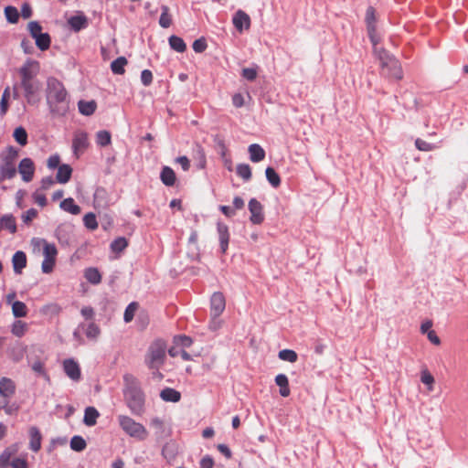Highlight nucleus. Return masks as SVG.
Here are the masks:
<instances>
[{"label": "nucleus", "mask_w": 468, "mask_h": 468, "mask_svg": "<svg viewBox=\"0 0 468 468\" xmlns=\"http://www.w3.org/2000/svg\"><path fill=\"white\" fill-rule=\"evenodd\" d=\"M46 102L52 119L65 118L70 109L69 98L65 86L54 78L47 80Z\"/></svg>", "instance_id": "obj_1"}, {"label": "nucleus", "mask_w": 468, "mask_h": 468, "mask_svg": "<svg viewBox=\"0 0 468 468\" xmlns=\"http://www.w3.org/2000/svg\"><path fill=\"white\" fill-rule=\"evenodd\" d=\"M35 252H39L42 250L44 261L41 265L44 273H50L56 263V257L58 254L57 248L54 244L48 243L43 239H34L31 241Z\"/></svg>", "instance_id": "obj_2"}, {"label": "nucleus", "mask_w": 468, "mask_h": 468, "mask_svg": "<svg viewBox=\"0 0 468 468\" xmlns=\"http://www.w3.org/2000/svg\"><path fill=\"white\" fill-rule=\"evenodd\" d=\"M380 61L382 74L388 78L400 80L403 78V70L400 62L385 49L376 50Z\"/></svg>", "instance_id": "obj_3"}, {"label": "nucleus", "mask_w": 468, "mask_h": 468, "mask_svg": "<svg viewBox=\"0 0 468 468\" xmlns=\"http://www.w3.org/2000/svg\"><path fill=\"white\" fill-rule=\"evenodd\" d=\"M166 344L157 339L154 341L146 352L144 362L151 369H159L165 363L166 356Z\"/></svg>", "instance_id": "obj_4"}, {"label": "nucleus", "mask_w": 468, "mask_h": 468, "mask_svg": "<svg viewBox=\"0 0 468 468\" xmlns=\"http://www.w3.org/2000/svg\"><path fill=\"white\" fill-rule=\"evenodd\" d=\"M118 420L122 431L129 436L138 441H144L147 439L149 432L143 424L136 422L133 419L124 415L119 416Z\"/></svg>", "instance_id": "obj_5"}, {"label": "nucleus", "mask_w": 468, "mask_h": 468, "mask_svg": "<svg viewBox=\"0 0 468 468\" xmlns=\"http://www.w3.org/2000/svg\"><path fill=\"white\" fill-rule=\"evenodd\" d=\"M40 70L39 62L33 59H27L19 69L20 84L27 81L36 80L35 78Z\"/></svg>", "instance_id": "obj_6"}, {"label": "nucleus", "mask_w": 468, "mask_h": 468, "mask_svg": "<svg viewBox=\"0 0 468 468\" xmlns=\"http://www.w3.org/2000/svg\"><path fill=\"white\" fill-rule=\"evenodd\" d=\"M17 157V151L14 148L8 150V155L4 160L1 166V176L3 178H12L16 176V170L14 165L15 159Z\"/></svg>", "instance_id": "obj_7"}, {"label": "nucleus", "mask_w": 468, "mask_h": 468, "mask_svg": "<svg viewBox=\"0 0 468 468\" xmlns=\"http://www.w3.org/2000/svg\"><path fill=\"white\" fill-rule=\"evenodd\" d=\"M150 426L154 430L156 440L168 438L172 434V429L164 420L154 417L150 420Z\"/></svg>", "instance_id": "obj_8"}, {"label": "nucleus", "mask_w": 468, "mask_h": 468, "mask_svg": "<svg viewBox=\"0 0 468 468\" xmlns=\"http://www.w3.org/2000/svg\"><path fill=\"white\" fill-rule=\"evenodd\" d=\"M20 85L24 90V97L28 104H35L39 101L38 94L40 84L37 80L24 82Z\"/></svg>", "instance_id": "obj_9"}, {"label": "nucleus", "mask_w": 468, "mask_h": 468, "mask_svg": "<svg viewBox=\"0 0 468 468\" xmlns=\"http://www.w3.org/2000/svg\"><path fill=\"white\" fill-rule=\"evenodd\" d=\"M226 307V300L222 292H214L210 301V313L216 318L218 317Z\"/></svg>", "instance_id": "obj_10"}, {"label": "nucleus", "mask_w": 468, "mask_h": 468, "mask_svg": "<svg viewBox=\"0 0 468 468\" xmlns=\"http://www.w3.org/2000/svg\"><path fill=\"white\" fill-rule=\"evenodd\" d=\"M249 210L250 212V221L253 224H261L264 220V213L262 205L255 198H251L249 202Z\"/></svg>", "instance_id": "obj_11"}, {"label": "nucleus", "mask_w": 468, "mask_h": 468, "mask_svg": "<svg viewBox=\"0 0 468 468\" xmlns=\"http://www.w3.org/2000/svg\"><path fill=\"white\" fill-rule=\"evenodd\" d=\"M233 25L236 29L241 32L244 28L249 29L250 27V17L242 10H239L233 16Z\"/></svg>", "instance_id": "obj_12"}, {"label": "nucleus", "mask_w": 468, "mask_h": 468, "mask_svg": "<svg viewBox=\"0 0 468 468\" xmlns=\"http://www.w3.org/2000/svg\"><path fill=\"white\" fill-rule=\"evenodd\" d=\"M18 171H19L20 175L22 176V178L24 181H26V182L30 181L33 177L34 171H35L34 164L31 161V159H29V158L22 159L19 164V166H18Z\"/></svg>", "instance_id": "obj_13"}, {"label": "nucleus", "mask_w": 468, "mask_h": 468, "mask_svg": "<svg viewBox=\"0 0 468 468\" xmlns=\"http://www.w3.org/2000/svg\"><path fill=\"white\" fill-rule=\"evenodd\" d=\"M218 239L220 242V249L223 253H225L229 247V228L226 224L218 222Z\"/></svg>", "instance_id": "obj_14"}, {"label": "nucleus", "mask_w": 468, "mask_h": 468, "mask_svg": "<svg viewBox=\"0 0 468 468\" xmlns=\"http://www.w3.org/2000/svg\"><path fill=\"white\" fill-rule=\"evenodd\" d=\"M16 392L15 382L8 378H2L0 379V395L4 398H9Z\"/></svg>", "instance_id": "obj_15"}, {"label": "nucleus", "mask_w": 468, "mask_h": 468, "mask_svg": "<svg viewBox=\"0 0 468 468\" xmlns=\"http://www.w3.org/2000/svg\"><path fill=\"white\" fill-rule=\"evenodd\" d=\"M30 441L29 446L30 449L37 452L41 448V441H42V435L39 431V430L37 427H31L28 431Z\"/></svg>", "instance_id": "obj_16"}, {"label": "nucleus", "mask_w": 468, "mask_h": 468, "mask_svg": "<svg viewBox=\"0 0 468 468\" xmlns=\"http://www.w3.org/2000/svg\"><path fill=\"white\" fill-rule=\"evenodd\" d=\"M275 383L280 388V395L283 398H287L291 394L289 380L286 375L279 374L275 377Z\"/></svg>", "instance_id": "obj_17"}, {"label": "nucleus", "mask_w": 468, "mask_h": 468, "mask_svg": "<svg viewBox=\"0 0 468 468\" xmlns=\"http://www.w3.org/2000/svg\"><path fill=\"white\" fill-rule=\"evenodd\" d=\"M250 159L253 163H258L265 158L264 149L258 144H252L249 146Z\"/></svg>", "instance_id": "obj_18"}, {"label": "nucleus", "mask_w": 468, "mask_h": 468, "mask_svg": "<svg viewBox=\"0 0 468 468\" xmlns=\"http://www.w3.org/2000/svg\"><path fill=\"white\" fill-rule=\"evenodd\" d=\"M160 179L166 186H173L176 180V173L171 167L164 166L160 174Z\"/></svg>", "instance_id": "obj_19"}, {"label": "nucleus", "mask_w": 468, "mask_h": 468, "mask_svg": "<svg viewBox=\"0 0 468 468\" xmlns=\"http://www.w3.org/2000/svg\"><path fill=\"white\" fill-rule=\"evenodd\" d=\"M144 397L140 392L134 393L132 399H129L128 405L133 413L139 414L143 410Z\"/></svg>", "instance_id": "obj_20"}, {"label": "nucleus", "mask_w": 468, "mask_h": 468, "mask_svg": "<svg viewBox=\"0 0 468 468\" xmlns=\"http://www.w3.org/2000/svg\"><path fill=\"white\" fill-rule=\"evenodd\" d=\"M72 169L69 165H61L56 176V180L60 184L67 183L71 176Z\"/></svg>", "instance_id": "obj_21"}, {"label": "nucleus", "mask_w": 468, "mask_h": 468, "mask_svg": "<svg viewBox=\"0 0 468 468\" xmlns=\"http://www.w3.org/2000/svg\"><path fill=\"white\" fill-rule=\"evenodd\" d=\"M365 21L367 24V31L373 32L376 30V10L373 6H368L366 11Z\"/></svg>", "instance_id": "obj_22"}, {"label": "nucleus", "mask_w": 468, "mask_h": 468, "mask_svg": "<svg viewBox=\"0 0 468 468\" xmlns=\"http://www.w3.org/2000/svg\"><path fill=\"white\" fill-rule=\"evenodd\" d=\"M27 258L24 252L17 251L13 256L14 270L16 273H20L21 271L26 267Z\"/></svg>", "instance_id": "obj_23"}, {"label": "nucleus", "mask_w": 468, "mask_h": 468, "mask_svg": "<svg viewBox=\"0 0 468 468\" xmlns=\"http://www.w3.org/2000/svg\"><path fill=\"white\" fill-rule=\"evenodd\" d=\"M95 142L101 147H104V146L111 144L112 135H111L110 132H108L106 130L99 131L95 134Z\"/></svg>", "instance_id": "obj_24"}, {"label": "nucleus", "mask_w": 468, "mask_h": 468, "mask_svg": "<svg viewBox=\"0 0 468 468\" xmlns=\"http://www.w3.org/2000/svg\"><path fill=\"white\" fill-rule=\"evenodd\" d=\"M128 61L124 57H119L111 63V69L114 74L122 75L125 72L124 67Z\"/></svg>", "instance_id": "obj_25"}, {"label": "nucleus", "mask_w": 468, "mask_h": 468, "mask_svg": "<svg viewBox=\"0 0 468 468\" xmlns=\"http://www.w3.org/2000/svg\"><path fill=\"white\" fill-rule=\"evenodd\" d=\"M162 399L165 401L177 402L179 401L181 395L178 391L174 388H166L161 391L160 394Z\"/></svg>", "instance_id": "obj_26"}, {"label": "nucleus", "mask_w": 468, "mask_h": 468, "mask_svg": "<svg viewBox=\"0 0 468 468\" xmlns=\"http://www.w3.org/2000/svg\"><path fill=\"white\" fill-rule=\"evenodd\" d=\"M64 368L67 375L72 379H78L80 378V369L78 365L72 360H67L64 362Z\"/></svg>", "instance_id": "obj_27"}, {"label": "nucleus", "mask_w": 468, "mask_h": 468, "mask_svg": "<svg viewBox=\"0 0 468 468\" xmlns=\"http://www.w3.org/2000/svg\"><path fill=\"white\" fill-rule=\"evenodd\" d=\"M68 24L73 30L79 31L84 27L86 24V16L83 15L71 16L69 18Z\"/></svg>", "instance_id": "obj_28"}, {"label": "nucleus", "mask_w": 468, "mask_h": 468, "mask_svg": "<svg viewBox=\"0 0 468 468\" xmlns=\"http://www.w3.org/2000/svg\"><path fill=\"white\" fill-rule=\"evenodd\" d=\"M266 178L269 183L275 188L279 187L281 185V178L278 173L271 166L267 167L265 170Z\"/></svg>", "instance_id": "obj_29"}, {"label": "nucleus", "mask_w": 468, "mask_h": 468, "mask_svg": "<svg viewBox=\"0 0 468 468\" xmlns=\"http://www.w3.org/2000/svg\"><path fill=\"white\" fill-rule=\"evenodd\" d=\"M168 41L171 48L177 52H184L186 49V45L180 37L171 36Z\"/></svg>", "instance_id": "obj_30"}, {"label": "nucleus", "mask_w": 468, "mask_h": 468, "mask_svg": "<svg viewBox=\"0 0 468 468\" xmlns=\"http://www.w3.org/2000/svg\"><path fill=\"white\" fill-rule=\"evenodd\" d=\"M60 207L65 211H68L73 215H77L80 212V208L79 206L74 204L72 198H67L60 203Z\"/></svg>", "instance_id": "obj_31"}, {"label": "nucleus", "mask_w": 468, "mask_h": 468, "mask_svg": "<svg viewBox=\"0 0 468 468\" xmlns=\"http://www.w3.org/2000/svg\"><path fill=\"white\" fill-rule=\"evenodd\" d=\"M159 25L164 28H168L172 25V18L169 14V8L166 5L162 6V13L159 18Z\"/></svg>", "instance_id": "obj_32"}, {"label": "nucleus", "mask_w": 468, "mask_h": 468, "mask_svg": "<svg viewBox=\"0 0 468 468\" xmlns=\"http://www.w3.org/2000/svg\"><path fill=\"white\" fill-rule=\"evenodd\" d=\"M128 246V240L123 237L115 239L111 243V249L113 252L120 253L124 250Z\"/></svg>", "instance_id": "obj_33"}, {"label": "nucleus", "mask_w": 468, "mask_h": 468, "mask_svg": "<svg viewBox=\"0 0 468 468\" xmlns=\"http://www.w3.org/2000/svg\"><path fill=\"white\" fill-rule=\"evenodd\" d=\"M237 175L244 181H249L251 178V168L247 164H239L236 168Z\"/></svg>", "instance_id": "obj_34"}, {"label": "nucleus", "mask_w": 468, "mask_h": 468, "mask_svg": "<svg viewBox=\"0 0 468 468\" xmlns=\"http://www.w3.org/2000/svg\"><path fill=\"white\" fill-rule=\"evenodd\" d=\"M278 356L281 360L294 363L298 359V355L292 349H282L279 352Z\"/></svg>", "instance_id": "obj_35"}, {"label": "nucleus", "mask_w": 468, "mask_h": 468, "mask_svg": "<svg viewBox=\"0 0 468 468\" xmlns=\"http://www.w3.org/2000/svg\"><path fill=\"white\" fill-rule=\"evenodd\" d=\"M12 314L16 317H25L27 315V306L23 302H13Z\"/></svg>", "instance_id": "obj_36"}, {"label": "nucleus", "mask_w": 468, "mask_h": 468, "mask_svg": "<svg viewBox=\"0 0 468 468\" xmlns=\"http://www.w3.org/2000/svg\"><path fill=\"white\" fill-rule=\"evenodd\" d=\"M168 354L172 357H176L177 356H180L183 360L189 361L192 360L191 356L183 348L178 346H172L167 350Z\"/></svg>", "instance_id": "obj_37"}, {"label": "nucleus", "mask_w": 468, "mask_h": 468, "mask_svg": "<svg viewBox=\"0 0 468 468\" xmlns=\"http://www.w3.org/2000/svg\"><path fill=\"white\" fill-rule=\"evenodd\" d=\"M27 330V324L20 320L16 321L12 325V334L17 337L23 336Z\"/></svg>", "instance_id": "obj_38"}, {"label": "nucleus", "mask_w": 468, "mask_h": 468, "mask_svg": "<svg viewBox=\"0 0 468 468\" xmlns=\"http://www.w3.org/2000/svg\"><path fill=\"white\" fill-rule=\"evenodd\" d=\"M97 217L99 218V220H100L101 225L103 228V229L107 230L112 227V217L111 214H109L107 212L99 211L97 214Z\"/></svg>", "instance_id": "obj_39"}, {"label": "nucleus", "mask_w": 468, "mask_h": 468, "mask_svg": "<svg viewBox=\"0 0 468 468\" xmlns=\"http://www.w3.org/2000/svg\"><path fill=\"white\" fill-rule=\"evenodd\" d=\"M14 138L20 145H26L27 143V133L23 127L15 129Z\"/></svg>", "instance_id": "obj_40"}, {"label": "nucleus", "mask_w": 468, "mask_h": 468, "mask_svg": "<svg viewBox=\"0 0 468 468\" xmlns=\"http://www.w3.org/2000/svg\"><path fill=\"white\" fill-rule=\"evenodd\" d=\"M86 139H87V136L84 132L76 133L74 141H73V147L76 152L82 150L84 148Z\"/></svg>", "instance_id": "obj_41"}, {"label": "nucleus", "mask_w": 468, "mask_h": 468, "mask_svg": "<svg viewBox=\"0 0 468 468\" xmlns=\"http://www.w3.org/2000/svg\"><path fill=\"white\" fill-rule=\"evenodd\" d=\"M1 228H5L10 230L11 233H15L16 230V222L13 217L5 216L1 219Z\"/></svg>", "instance_id": "obj_42"}, {"label": "nucleus", "mask_w": 468, "mask_h": 468, "mask_svg": "<svg viewBox=\"0 0 468 468\" xmlns=\"http://www.w3.org/2000/svg\"><path fill=\"white\" fill-rule=\"evenodd\" d=\"M420 380L423 384L428 386L429 391L433 389V384L435 380L433 376L427 369L421 371Z\"/></svg>", "instance_id": "obj_43"}, {"label": "nucleus", "mask_w": 468, "mask_h": 468, "mask_svg": "<svg viewBox=\"0 0 468 468\" xmlns=\"http://www.w3.org/2000/svg\"><path fill=\"white\" fill-rule=\"evenodd\" d=\"M86 447V441L80 437V436H74L70 441V448L73 451L80 452L84 450Z\"/></svg>", "instance_id": "obj_44"}, {"label": "nucleus", "mask_w": 468, "mask_h": 468, "mask_svg": "<svg viewBox=\"0 0 468 468\" xmlns=\"http://www.w3.org/2000/svg\"><path fill=\"white\" fill-rule=\"evenodd\" d=\"M36 45L40 50H47L50 46L49 35L48 33H43L37 39Z\"/></svg>", "instance_id": "obj_45"}, {"label": "nucleus", "mask_w": 468, "mask_h": 468, "mask_svg": "<svg viewBox=\"0 0 468 468\" xmlns=\"http://www.w3.org/2000/svg\"><path fill=\"white\" fill-rule=\"evenodd\" d=\"M195 154L196 158L198 160V168L203 169L206 165V154L200 144L196 145Z\"/></svg>", "instance_id": "obj_46"}, {"label": "nucleus", "mask_w": 468, "mask_h": 468, "mask_svg": "<svg viewBox=\"0 0 468 468\" xmlns=\"http://www.w3.org/2000/svg\"><path fill=\"white\" fill-rule=\"evenodd\" d=\"M10 98V88L6 87L3 92V96L0 102L1 114L4 115L8 110V100Z\"/></svg>", "instance_id": "obj_47"}, {"label": "nucleus", "mask_w": 468, "mask_h": 468, "mask_svg": "<svg viewBox=\"0 0 468 468\" xmlns=\"http://www.w3.org/2000/svg\"><path fill=\"white\" fill-rule=\"evenodd\" d=\"M174 342L176 344L175 346H178L181 348L189 347L193 343L192 339L186 335L176 336Z\"/></svg>", "instance_id": "obj_48"}, {"label": "nucleus", "mask_w": 468, "mask_h": 468, "mask_svg": "<svg viewBox=\"0 0 468 468\" xmlns=\"http://www.w3.org/2000/svg\"><path fill=\"white\" fill-rule=\"evenodd\" d=\"M137 310V303H131L125 309L123 319L126 323L131 322L133 319L135 311Z\"/></svg>", "instance_id": "obj_49"}, {"label": "nucleus", "mask_w": 468, "mask_h": 468, "mask_svg": "<svg viewBox=\"0 0 468 468\" xmlns=\"http://www.w3.org/2000/svg\"><path fill=\"white\" fill-rule=\"evenodd\" d=\"M6 18L11 23H16L18 20V12L16 7L6 6L5 9Z\"/></svg>", "instance_id": "obj_50"}, {"label": "nucleus", "mask_w": 468, "mask_h": 468, "mask_svg": "<svg viewBox=\"0 0 468 468\" xmlns=\"http://www.w3.org/2000/svg\"><path fill=\"white\" fill-rule=\"evenodd\" d=\"M415 145L417 147L418 150L420 151H423V152H429V151H432L435 146L422 139H416L415 141Z\"/></svg>", "instance_id": "obj_51"}, {"label": "nucleus", "mask_w": 468, "mask_h": 468, "mask_svg": "<svg viewBox=\"0 0 468 468\" xmlns=\"http://www.w3.org/2000/svg\"><path fill=\"white\" fill-rule=\"evenodd\" d=\"M193 49L195 52L197 53H202L204 52L207 48V41L204 37H200L198 39H196L193 43V46H192Z\"/></svg>", "instance_id": "obj_52"}, {"label": "nucleus", "mask_w": 468, "mask_h": 468, "mask_svg": "<svg viewBox=\"0 0 468 468\" xmlns=\"http://www.w3.org/2000/svg\"><path fill=\"white\" fill-rule=\"evenodd\" d=\"M101 281V275L98 269L90 268V283L99 284Z\"/></svg>", "instance_id": "obj_53"}, {"label": "nucleus", "mask_w": 468, "mask_h": 468, "mask_svg": "<svg viewBox=\"0 0 468 468\" xmlns=\"http://www.w3.org/2000/svg\"><path fill=\"white\" fill-rule=\"evenodd\" d=\"M241 75L248 80H254L257 78V70L252 68H245L242 69Z\"/></svg>", "instance_id": "obj_54"}, {"label": "nucleus", "mask_w": 468, "mask_h": 468, "mask_svg": "<svg viewBox=\"0 0 468 468\" xmlns=\"http://www.w3.org/2000/svg\"><path fill=\"white\" fill-rule=\"evenodd\" d=\"M141 80L144 86H149L153 82V73L149 69H144L141 73Z\"/></svg>", "instance_id": "obj_55"}, {"label": "nucleus", "mask_w": 468, "mask_h": 468, "mask_svg": "<svg viewBox=\"0 0 468 468\" xmlns=\"http://www.w3.org/2000/svg\"><path fill=\"white\" fill-rule=\"evenodd\" d=\"M10 465L12 468H28V463L25 458H15Z\"/></svg>", "instance_id": "obj_56"}, {"label": "nucleus", "mask_w": 468, "mask_h": 468, "mask_svg": "<svg viewBox=\"0 0 468 468\" xmlns=\"http://www.w3.org/2000/svg\"><path fill=\"white\" fill-rule=\"evenodd\" d=\"M15 448H9L6 449L1 455H0V462H2L4 464H7L9 462L10 457L16 452Z\"/></svg>", "instance_id": "obj_57"}, {"label": "nucleus", "mask_w": 468, "mask_h": 468, "mask_svg": "<svg viewBox=\"0 0 468 468\" xmlns=\"http://www.w3.org/2000/svg\"><path fill=\"white\" fill-rule=\"evenodd\" d=\"M47 164L49 168H58L60 166V158L57 154L52 155L48 159Z\"/></svg>", "instance_id": "obj_58"}, {"label": "nucleus", "mask_w": 468, "mask_h": 468, "mask_svg": "<svg viewBox=\"0 0 468 468\" xmlns=\"http://www.w3.org/2000/svg\"><path fill=\"white\" fill-rule=\"evenodd\" d=\"M232 103L236 108H240L244 105V97L241 93H235L232 96Z\"/></svg>", "instance_id": "obj_59"}, {"label": "nucleus", "mask_w": 468, "mask_h": 468, "mask_svg": "<svg viewBox=\"0 0 468 468\" xmlns=\"http://www.w3.org/2000/svg\"><path fill=\"white\" fill-rule=\"evenodd\" d=\"M176 162L182 166L184 171H187L190 167V161L186 156H179L176 159Z\"/></svg>", "instance_id": "obj_60"}, {"label": "nucleus", "mask_w": 468, "mask_h": 468, "mask_svg": "<svg viewBox=\"0 0 468 468\" xmlns=\"http://www.w3.org/2000/svg\"><path fill=\"white\" fill-rule=\"evenodd\" d=\"M27 28L31 35L41 33V26L36 21L29 22Z\"/></svg>", "instance_id": "obj_61"}, {"label": "nucleus", "mask_w": 468, "mask_h": 468, "mask_svg": "<svg viewBox=\"0 0 468 468\" xmlns=\"http://www.w3.org/2000/svg\"><path fill=\"white\" fill-rule=\"evenodd\" d=\"M37 215V212L36 209L31 208L27 210L22 217L24 222H30L33 218H35Z\"/></svg>", "instance_id": "obj_62"}, {"label": "nucleus", "mask_w": 468, "mask_h": 468, "mask_svg": "<svg viewBox=\"0 0 468 468\" xmlns=\"http://www.w3.org/2000/svg\"><path fill=\"white\" fill-rule=\"evenodd\" d=\"M214 466V461L213 459L207 455L200 461V467L201 468H213Z\"/></svg>", "instance_id": "obj_63"}, {"label": "nucleus", "mask_w": 468, "mask_h": 468, "mask_svg": "<svg viewBox=\"0 0 468 468\" xmlns=\"http://www.w3.org/2000/svg\"><path fill=\"white\" fill-rule=\"evenodd\" d=\"M218 450L227 458L230 459L232 456L230 449L226 444H218Z\"/></svg>", "instance_id": "obj_64"}]
</instances>
